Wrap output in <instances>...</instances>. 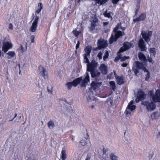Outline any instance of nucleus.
Returning a JSON list of instances; mask_svg holds the SVG:
<instances>
[{
  "instance_id": "nucleus-33",
  "label": "nucleus",
  "mask_w": 160,
  "mask_h": 160,
  "mask_svg": "<svg viewBox=\"0 0 160 160\" xmlns=\"http://www.w3.org/2000/svg\"><path fill=\"white\" fill-rule=\"evenodd\" d=\"M109 84L111 87L112 89L114 91L116 88L115 84L114 81H110L109 82Z\"/></svg>"
},
{
  "instance_id": "nucleus-22",
  "label": "nucleus",
  "mask_w": 160,
  "mask_h": 160,
  "mask_svg": "<svg viewBox=\"0 0 160 160\" xmlns=\"http://www.w3.org/2000/svg\"><path fill=\"white\" fill-rule=\"evenodd\" d=\"M116 81L119 85H121L124 82L123 78L122 76H118L116 78Z\"/></svg>"
},
{
  "instance_id": "nucleus-27",
  "label": "nucleus",
  "mask_w": 160,
  "mask_h": 160,
  "mask_svg": "<svg viewBox=\"0 0 160 160\" xmlns=\"http://www.w3.org/2000/svg\"><path fill=\"white\" fill-rule=\"evenodd\" d=\"M138 57L141 60L145 61L146 59L145 56L142 52H140L138 53Z\"/></svg>"
},
{
  "instance_id": "nucleus-45",
  "label": "nucleus",
  "mask_w": 160,
  "mask_h": 160,
  "mask_svg": "<svg viewBox=\"0 0 160 160\" xmlns=\"http://www.w3.org/2000/svg\"><path fill=\"white\" fill-rule=\"evenodd\" d=\"M108 0H101L100 2L99 3L100 5H102L105 3Z\"/></svg>"
},
{
  "instance_id": "nucleus-47",
  "label": "nucleus",
  "mask_w": 160,
  "mask_h": 160,
  "mask_svg": "<svg viewBox=\"0 0 160 160\" xmlns=\"http://www.w3.org/2000/svg\"><path fill=\"white\" fill-rule=\"evenodd\" d=\"M119 0H112V2L114 4H116Z\"/></svg>"
},
{
  "instance_id": "nucleus-23",
  "label": "nucleus",
  "mask_w": 160,
  "mask_h": 160,
  "mask_svg": "<svg viewBox=\"0 0 160 160\" xmlns=\"http://www.w3.org/2000/svg\"><path fill=\"white\" fill-rule=\"evenodd\" d=\"M159 116V114L158 112H153L150 115V117L152 119L155 120L157 119Z\"/></svg>"
},
{
  "instance_id": "nucleus-1",
  "label": "nucleus",
  "mask_w": 160,
  "mask_h": 160,
  "mask_svg": "<svg viewBox=\"0 0 160 160\" xmlns=\"http://www.w3.org/2000/svg\"><path fill=\"white\" fill-rule=\"evenodd\" d=\"M101 82H92L91 84V88L87 91L86 96L87 100L89 101L93 98L94 95H95L97 89L101 86Z\"/></svg>"
},
{
  "instance_id": "nucleus-39",
  "label": "nucleus",
  "mask_w": 160,
  "mask_h": 160,
  "mask_svg": "<svg viewBox=\"0 0 160 160\" xmlns=\"http://www.w3.org/2000/svg\"><path fill=\"white\" fill-rule=\"evenodd\" d=\"M129 58V57L124 56L122 58H120L119 57V59H121V61L123 62L125 61L126 60L128 59Z\"/></svg>"
},
{
  "instance_id": "nucleus-63",
  "label": "nucleus",
  "mask_w": 160,
  "mask_h": 160,
  "mask_svg": "<svg viewBox=\"0 0 160 160\" xmlns=\"http://www.w3.org/2000/svg\"><path fill=\"white\" fill-rule=\"evenodd\" d=\"M91 107L92 108H93L94 107V106L93 105H92Z\"/></svg>"
},
{
  "instance_id": "nucleus-43",
  "label": "nucleus",
  "mask_w": 160,
  "mask_h": 160,
  "mask_svg": "<svg viewBox=\"0 0 160 160\" xmlns=\"http://www.w3.org/2000/svg\"><path fill=\"white\" fill-rule=\"evenodd\" d=\"M34 38H35V36L33 35H32L30 37V40L32 43H34Z\"/></svg>"
},
{
  "instance_id": "nucleus-11",
  "label": "nucleus",
  "mask_w": 160,
  "mask_h": 160,
  "mask_svg": "<svg viewBox=\"0 0 160 160\" xmlns=\"http://www.w3.org/2000/svg\"><path fill=\"white\" fill-rule=\"evenodd\" d=\"M152 34V32L149 31L147 33L144 31H142L141 32V34L143 38L145 40L146 42H148L150 41V39L149 37Z\"/></svg>"
},
{
  "instance_id": "nucleus-4",
  "label": "nucleus",
  "mask_w": 160,
  "mask_h": 160,
  "mask_svg": "<svg viewBox=\"0 0 160 160\" xmlns=\"http://www.w3.org/2000/svg\"><path fill=\"white\" fill-rule=\"evenodd\" d=\"M32 19L34 20L29 29V30L31 32H35L37 30L39 18L38 16H36L33 18Z\"/></svg>"
},
{
  "instance_id": "nucleus-30",
  "label": "nucleus",
  "mask_w": 160,
  "mask_h": 160,
  "mask_svg": "<svg viewBox=\"0 0 160 160\" xmlns=\"http://www.w3.org/2000/svg\"><path fill=\"white\" fill-rule=\"evenodd\" d=\"M47 125L48 128H53L55 127V124L54 122L50 120L47 123Z\"/></svg>"
},
{
  "instance_id": "nucleus-16",
  "label": "nucleus",
  "mask_w": 160,
  "mask_h": 160,
  "mask_svg": "<svg viewBox=\"0 0 160 160\" xmlns=\"http://www.w3.org/2000/svg\"><path fill=\"white\" fill-rule=\"evenodd\" d=\"M144 42L142 39H141L139 41L138 46L142 51H145L146 50V48L144 44Z\"/></svg>"
},
{
  "instance_id": "nucleus-29",
  "label": "nucleus",
  "mask_w": 160,
  "mask_h": 160,
  "mask_svg": "<svg viewBox=\"0 0 160 160\" xmlns=\"http://www.w3.org/2000/svg\"><path fill=\"white\" fill-rule=\"evenodd\" d=\"M66 152V150L65 149H62L61 152V158L62 160H65L67 158V155Z\"/></svg>"
},
{
  "instance_id": "nucleus-54",
  "label": "nucleus",
  "mask_w": 160,
  "mask_h": 160,
  "mask_svg": "<svg viewBox=\"0 0 160 160\" xmlns=\"http://www.w3.org/2000/svg\"><path fill=\"white\" fill-rule=\"evenodd\" d=\"M13 25L12 24H10L9 25V28L10 29H12V28Z\"/></svg>"
},
{
  "instance_id": "nucleus-50",
  "label": "nucleus",
  "mask_w": 160,
  "mask_h": 160,
  "mask_svg": "<svg viewBox=\"0 0 160 160\" xmlns=\"http://www.w3.org/2000/svg\"><path fill=\"white\" fill-rule=\"evenodd\" d=\"M138 3L137 1V9L136 10V12H135L136 13H137L138 11V9L139 8L140 3H139V7H138V6H137V5L138 6Z\"/></svg>"
},
{
  "instance_id": "nucleus-7",
  "label": "nucleus",
  "mask_w": 160,
  "mask_h": 160,
  "mask_svg": "<svg viewBox=\"0 0 160 160\" xmlns=\"http://www.w3.org/2000/svg\"><path fill=\"white\" fill-rule=\"evenodd\" d=\"M151 98L155 103L160 102V90H157L154 94L151 95Z\"/></svg>"
},
{
  "instance_id": "nucleus-51",
  "label": "nucleus",
  "mask_w": 160,
  "mask_h": 160,
  "mask_svg": "<svg viewBox=\"0 0 160 160\" xmlns=\"http://www.w3.org/2000/svg\"><path fill=\"white\" fill-rule=\"evenodd\" d=\"M128 65V64L126 63H123L121 64V66L123 67H126Z\"/></svg>"
},
{
  "instance_id": "nucleus-35",
  "label": "nucleus",
  "mask_w": 160,
  "mask_h": 160,
  "mask_svg": "<svg viewBox=\"0 0 160 160\" xmlns=\"http://www.w3.org/2000/svg\"><path fill=\"white\" fill-rule=\"evenodd\" d=\"M110 158L112 160H116L118 159V157L113 153H111L110 155Z\"/></svg>"
},
{
  "instance_id": "nucleus-61",
  "label": "nucleus",
  "mask_w": 160,
  "mask_h": 160,
  "mask_svg": "<svg viewBox=\"0 0 160 160\" xmlns=\"http://www.w3.org/2000/svg\"><path fill=\"white\" fill-rule=\"evenodd\" d=\"M77 49H76V50H75V53L76 54L77 53Z\"/></svg>"
},
{
  "instance_id": "nucleus-59",
  "label": "nucleus",
  "mask_w": 160,
  "mask_h": 160,
  "mask_svg": "<svg viewBox=\"0 0 160 160\" xmlns=\"http://www.w3.org/2000/svg\"><path fill=\"white\" fill-rule=\"evenodd\" d=\"M17 116V113H16V114H15V116L14 117V118H13L12 120H11V121H12V120L14 119V118L16 117Z\"/></svg>"
},
{
  "instance_id": "nucleus-24",
  "label": "nucleus",
  "mask_w": 160,
  "mask_h": 160,
  "mask_svg": "<svg viewBox=\"0 0 160 160\" xmlns=\"http://www.w3.org/2000/svg\"><path fill=\"white\" fill-rule=\"evenodd\" d=\"M133 65L135 67L139 69H142L143 68V65L142 63H140L138 61L135 62L133 64Z\"/></svg>"
},
{
  "instance_id": "nucleus-49",
  "label": "nucleus",
  "mask_w": 160,
  "mask_h": 160,
  "mask_svg": "<svg viewBox=\"0 0 160 160\" xmlns=\"http://www.w3.org/2000/svg\"><path fill=\"white\" fill-rule=\"evenodd\" d=\"M103 25L104 27H106L109 24L108 22H103Z\"/></svg>"
},
{
  "instance_id": "nucleus-19",
  "label": "nucleus",
  "mask_w": 160,
  "mask_h": 160,
  "mask_svg": "<svg viewBox=\"0 0 160 160\" xmlns=\"http://www.w3.org/2000/svg\"><path fill=\"white\" fill-rule=\"evenodd\" d=\"M92 77L97 78L100 75V72L96 69L91 70L89 71Z\"/></svg>"
},
{
  "instance_id": "nucleus-14",
  "label": "nucleus",
  "mask_w": 160,
  "mask_h": 160,
  "mask_svg": "<svg viewBox=\"0 0 160 160\" xmlns=\"http://www.w3.org/2000/svg\"><path fill=\"white\" fill-rule=\"evenodd\" d=\"M89 77L88 73H86V76L84 79L82 81L81 85L82 87H85L87 83L89 82Z\"/></svg>"
},
{
  "instance_id": "nucleus-5",
  "label": "nucleus",
  "mask_w": 160,
  "mask_h": 160,
  "mask_svg": "<svg viewBox=\"0 0 160 160\" xmlns=\"http://www.w3.org/2000/svg\"><path fill=\"white\" fill-rule=\"evenodd\" d=\"M82 78H79L74 80L72 82L67 83L66 86L67 87L68 89H70L72 86L74 87L77 86L82 80Z\"/></svg>"
},
{
  "instance_id": "nucleus-32",
  "label": "nucleus",
  "mask_w": 160,
  "mask_h": 160,
  "mask_svg": "<svg viewBox=\"0 0 160 160\" xmlns=\"http://www.w3.org/2000/svg\"><path fill=\"white\" fill-rule=\"evenodd\" d=\"M149 51L151 55L155 57L156 53L155 49L154 48H150Z\"/></svg>"
},
{
  "instance_id": "nucleus-52",
  "label": "nucleus",
  "mask_w": 160,
  "mask_h": 160,
  "mask_svg": "<svg viewBox=\"0 0 160 160\" xmlns=\"http://www.w3.org/2000/svg\"><path fill=\"white\" fill-rule=\"evenodd\" d=\"M20 50L22 52H24V48L22 46H21L20 48H19Z\"/></svg>"
},
{
  "instance_id": "nucleus-2",
  "label": "nucleus",
  "mask_w": 160,
  "mask_h": 160,
  "mask_svg": "<svg viewBox=\"0 0 160 160\" xmlns=\"http://www.w3.org/2000/svg\"><path fill=\"white\" fill-rule=\"evenodd\" d=\"M124 29V28H122L121 27L120 23H118L113 29V32L110 39V43H112L114 41H116L118 38L121 37L122 36V32L119 30H123Z\"/></svg>"
},
{
  "instance_id": "nucleus-41",
  "label": "nucleus",
  "mask_w": 160,
  "mask_h": 160,
  "mask_svg": "<svg viewBox=\"0 0 160 160\" xmlns=\"http://www.w3.org/2000/svg\"><path fill=\"white\" fill-rule=\"evenodd\" d=\"M82 146H85L87 144V142L85 140H81L80 142Z\"/></svg>"
},
{
  "instance_id": "nucleus-56",
  "label": "nucleus",
  "mask_w": 160,
  "mask_h": 160,
  "mask_svg": "<svg viewBox=\"0 0 160 160\" xmlns=\"http://www.w3.org/2000/svg\"><path fill=\"white\" fill-rule=\"evenodd\" d=\"M114 73L115 75V76L116 78L118 76H117V74L116 73V72L115 71H114Z\"/></svg>"
},
{
  "instance_id": "nucleus-25",
  "label": "nucleus",
  "mask_w": 160,
  "mask_h": 160,
  "mask_svg": "<svg viewBox=\"0 0 160 160\" xmlns=\"http://www.w3.org/2000/svg\"><path fill=\"white\" fill-rule=\"evenodd\" d=\"M113 97L111 96L106 101V102L109 106H112L113 104Z\"/></svg>"
},
{
  "instance_id": "nucleus-57",
  "label": "nucleus",
  "mask_w": 160,
  "mask_h": 160,
  "mask_svg": "<svg viewBox=\"0 0 160 160\" xmlns=\"http://www.w3.org/2000/svg\"><path fill=\"white\" fill-rule=\"evenodd\" d=\"M89 137V136L88 134H87V135L86 136V137H85V138L86 139H87L88 137Z\"/></svg>"
},
{
  "instance_id": "nucleus-3",
  "label": "nucleus",
  "mask_w": 160,
  "mask_h": 160,
  "mask_svg": "<svg viewBox=\"0 0 160 160\" xmlns=\"http://www.w3.org/2000/svg\"><path fill=\"white\" fill-rule=\"evenodd\" d=\"M142 104L146 107V108L148 112H151L153 111L156 108V105L152 102L147 101H143L142 102Z\"/></svg>"
},
{
  "instance_id": "nucleus-36",
  "label": "nucleus",
  "mask_w": 160,
  "mask_h": 160,
  "mask_svg": "<svg viewBox=\"0 0 160 160\" xmlns=\"http://www.w3.org/2000/svg\"><path fill=\"white\" fill-rule=\"evenodd\" d=\"M6 54L11 56V58H13L15 55V53L14 51H9Z\"/></svg>"
},
{
  "instance_id": "nucleus-64",
  "label": "nucleus",
  "mask_w": 160,
  "mask_h": 160,
  "mask_svg": "<svg viewBox=\"0 0 160 160\" xmlns=\"http://www.w3.org/2000/svg\"><path fill=\"white\" fill-rule=\"evenodd\" d=\"M1 51H0V57L1 56Z\"/></svg>"
},
{
  "instance_id": "nucleus-31",
  "label": "nucleus",
  "mask_w": 160,
  "mask_h": 160,
  "mask_svg": "<svg viewBox=\"0 0 160 160\" xmlns=\"http://www.w3.org/2000/svg\"><path fill=\"white\" fill-rule=\"evenodd\" d=\"M72 33L77 38L78 35L81 34V32L80 30L78 31L76 29L72 31Z\"/></svg>"
},
{
  "instance_id": "nucleus-17",
  "label": "nucleus",
  "mask_w": 160,
  "mask_h": 160,
  "mask_svg": "<svg viewBox=\"0 0 160 160\" xmlns=\"http://www.w3.org/2000/svg\"><path fill=\"white\" fill-rule=\"evenodd\" d=\"M99 68L103 74H106L107 73L108 67L105 64H101Z\"/></svg>"
},
{
  "instance_id": "nucleus-62",
  "label": "nucleus",
  "mask_w": 160,
  "mask_h": 160,
  "mask_svg": "<svg viewBox=\"0 0 160 160\" xmlns=\"http://www.w3.org/2000/svg\"><path fill=\"white\" fill-rule=\"evenodd\" d=\"M41 122H42V125H43V121H41Z\"/></svg>"
},
{
  "instance_id": "nucleus-26",
  "label": "nucleus",
  "mask_w": 160,
  "mask_h": 160,
  "mask_svg": "<svg viewBox=\"0 0 160 160\" xmlns=\"http://www.w3.org/2000/svg\"><path fill=\"white\" fill-rule=\"evenodd\" d=\"M38 8L36 11L35 16H37V14L39 13L42 9L43 5L40 2L38 4Z\"/></svg>"
},
{
  "instance_id": "nucleus-42",
  "label": "nucleus",
  "mask_w": 160,
  "mask_h": 160,
  "mask_svg": "<svg viewBox=\"0 0 160 160\" xmlns=\"http://www.w3.org/2000/svg\"><path fill=\"white\" fill-rule=\"evenodd\" d=\"M133 71L134 72L136 75H137V74L138 72V69L135 68H133Z\"/></svg>"
},
{
  "instance_id": "nucleus-55",
  "label": "nucleus",
  "mask_w": 160,
  "mask_h": 160,
  "mask_svg": "<svg viewBox=\"0 0 160 160\" xmlns=\"http://www.w3.org/2000/svg\"><path fill=\"white\" fill-rule=\"evenodd\" d=\"M101 0H94L96 2V3H99L100 2Z\"/></svg>"
},
{
  "instance_id": "nucleus-6",
  "label": "nucleus",
  "mask_w": 160,
  "mask_h": 160,
  "mask_svg": "<svg viewBox=\"0 0 160 160\" xmlns=\"http://www.w3.org/2000/svg\"><path fill=\"white\" fill-rule=\"evenodd\" d=\"M133 46L132 43L129 42H125L123 43V46L120 49L118 52H122Z\"/></svg>"
},
{
  "instance_id": "nucleus-53",
  "label": "nucleus",
  "mask_w": 160,
  "mask_h": 160,
  "mask_svg": "<svg viewBox=\"0 0 160 160\" xmlns=\"http://www.w3.org/2000/svg\"><path fill=\"white\" fill-rule=\"evenodd\" d=\"M90 157L88 155L87 156V158L85 159V160H90Z\"/></svg>"
},
{
  "instance_id": "nucleus-40",
  "label": "nucleus",
  "mask_w": 160,
  "mask_h": 160,
  "mask_svg": "<svg viewBox=\"0 0 160 160\" xmlns=\"http://www.w3.org/2000/svg\"><path fill=\"white\" fill-rule=\"evenodd\" d=\"M103 54L102 51H100L98 53L97 57L98 58L99 60L101 59L102 58V56Z\"/></svg>"
},
{
  "instance_id": "nucleus-46",
  "label": "nucleus",
  "mask_w": 160,
  "mask_h": 160,
  "mask_svg": "<svg viewBox=\"0 0 160 160\" xmlns=\"http://www.w3.org/2000/svg\"><path fill=\"white\" fill-rule=\"evenodd\" d=\"M80 44V42L79 41H78L77 42V43L76 46V49H77L79 48Z\"/></svg>"
},
{
  "instance_id": "nucleus-28",
  "label": "nucleus",
  "mask_w": 160,
  "mask_h": 160,
  "mask_svg": "<svg viewBox=\"0 0 160 160\" xmlns=\"http://www.w3.org/2000/svg\"><path fill=\"white\" fill-rule=\"evenodd\" d=\"M111 14V13L110 12H108L107 10H106L105 12H104L103 13V15L105 17L110 18L111 19H112Z\"/></svg>"
},
{
  "instance_id": "nucleus-9",
  "label": "nucleus",
  "mask_w": 160,
  "mask_h": 160,
  "mask_svg": "<svg viewBox=\"0 0 160 160\" xmlns=\"http://www.w3.org/2000/svg\"><path fill=\"white\" fill-rule=\"evenodd\" d=\"M98 66V63L94 60H93L91 62L87 64V71H90L96 69Z\"/></svg>"
},
{
  "instance_id": "nucleus-8",
  "label": "nucleus",
  "mask_w": 160,
  "mask_h": 160,
  "mask_svg": "<svg viewBox=\"0 0 160 160\" xmlns=\"http://www.w3.org/2000/svg\"><path fill=\"white\" fill-rule=\"evenodd\" d=\"M133 101H132L128 104V105L125 112V113L127 115L130 114L131 112L136 109V107L135 105H133Z\"/></svg>"
},
{
  "instance_id": "nucleus-10",
  "label": "nucleus",
  "mask_w": 160,
  "mask_h": 160,
  "mask_svg": "<svg viewBox=\"0 0 160 160\" xmlns=\"http://www.w3.org/2000/svg\"><path fill=\"white\" fill-rule=\"evenodd\" d=\"M12 44L9 42H4L3 43V45L2 47V50L4 52H6L8 50L12 48Z\"/></svg>"
},
{
  "instance_id": "nucleus-15",
  "label": "nucleus",
  "mask_w": 160,
  "mask_h": 160,
  "mask_svg": "<svg viewBox=\"0 0 160 160\" xmlns=\"http://www.w3.org/2000/svg\"><path fill=\"white\" fill-rule=\"evenodd\" d=\"M146 18V15L144 13L141 14L138 18L133 20L134 22H140L145 20Z\"/></svg>"
},
{
  "instance_id": "nucleus-18",
  "label": "nucleus",
  "mask_w": 160,
  "mask_h": 160,
  "mask_svg": "<svg viewBox=\"0 0 160 160\" xmlns=\"http://www.w3.org/2000/svg\"><path fill=\"white\" fill-rule=\"evenodd\" d=\"M40 73L42 74V76L45 78V77L47 76V74L46 72V70L45 68L42 66H40L38 67Z\"/></svg>"
},
{
  "instance_id": "nucleus-48",
  "label": "nucleus",
  "mask_w": 160,
  "mask_h": 160,
  "mask_svg": "<svg viewBox=\"0 0 160 160\" xmlns=\"http://www.w3.org/2000/svg\"><path fill=\"white\" fill-rule=\"evenodd\" d=\"M81 0H78L77 1L76 0H75V3L76 5H77L78 6H79L80 5V2Z\"/></svg>"
},
{
  "instance_id": "nucleus-21",
  "label": "nucleus",
  "mask_w": 160,
  "mask_h": 160,
  "mask_svg": "<svg viewBox=\"0 0 160 160\" xmlns=\"http://www.w3.org/2000/svg\"><path fill=\"white\" fill-rule=\"evenodd\" d=\"M92 47L90 46H88L84 49L85 52V54L88 55V57L90 56V53L92 50Z\"/></svg>"
},
{
  "instance_id": "nucleus-13",
  "label": "nucleus",
  "mask_w": 160,
  "mask_h": 160,
  "mask_svg": "<svg viewBox=\"0 0 160 160\" xmlns=\"http://www.w3.org/2000/svg\"><path fill=\"white\" fill-rule=\"evenodd\" d=\"M98 48L99 49L104 48L107 46L106 41L102 39H100L98 40Z\"/></svg>"
},
{
  "instance_id": "nucleus-44",
  "label": "nucleus",
  "mask_w": 160,
  "mask_h": 160,
  "mask_svg": "<svg viewBox=\"0 0 160 160\" xmlns=\"http://www.w3.org/2000/svg\"><path fill=\"white\" fill-rule=\"evenodd\" d=\"M48 92L51 94H52L53 93V90L52 89V88H48Z\"/></svg>"
},
{
  "instance_id": "nucleus-58",
  "label": "nucleus",
  "mask_w": 160,
  "mask_h": 160,
  "mask_svg": "<svg viewBox=\"0 0 160 160\" xmlns=\"http://www.w3.org/2000/svg\"><path fill=\"white\" fill-rule=\"evenodd\" d=\"M137 1L138 2V7L139 6V3L141 1V0H137Z\"/></svg>"
},
{
  "instance_id": "nucleus-12",
  "label": "nucleus",
  "mask_w": 160,
  "mask_h": 160,
  "mask_svg": "<svg viewBox=\"0 0 160 160\" xmlns=\"http://www.w3.org/2000/svg\"><path fill=\"white\" fill-rule=\"evenodd\" d=\"M146 95L144 92L141 91L138 92V95L136 99V102H138L140 101L143 100L145 98Z\"/></svg>"
},
{
  "instance_id": "nucleus-60",
  "label": "nucleus",
  "mask_w": 160,
  "mask_h": 160,
  "mask_svg": "<svg viewBox=\"0 0 160 160\" xmlns=\"http://www.w3.org/2000/svg\"><path fill=\"white\" fill-rule=\"evenodd\" d=\"M148 61L150 62H152V60L151 59H150L148 60Z\"/></svg>"
},
{
  "instance_id": "nucleus-34",
  "label": "nucleus",
  "mask_w": 160,
  "mask_h": 160,
  "mask_svg": "<svg viewBox=\"0 0 160 160\" xmlns=\"http://www.w3.org/2000/svg\"><path fill=\"white\" fill-rule=\"evenodd\" d=\"M84 57V62L88 64L89 63V60L88 58V55L84 54L83 55Z\"/></svg>"
},
{
  "instance_id": "nucleus-37",
  "label": "nucleus",
  "mask_w": 160,
  "mask_h": 160,
  "mask_svg": "<svg viewBox=\"0 0 160 160\" xmlns=\"http://www.w3.org/2000/svg\"><path fill=\"white\" fill-rule=\"evenodd\" d=\"M144 72L146 73L145 80L146 81H148V79L150 78V73L147 70H145Z\"/></svg>"
},
{
  "instance_id": "nucleus-38",
  "label": "nucleus",
  "mask_w": 160,
  "mask_h": 160,
  "mask_svg": "<svg viewBox=\"0 0 160 160\" xmlns=\"http://www.w3.org/2000/svg\"><path fill=\"white\" fill-rule=\"evenodd\" d=\"M109 56V52L107 51H106L105 52L104 54V55L103 57V59L104 61L108 58Z\"/></svg>"
},
{
  "instance_id": "nucleus-20",
  "label": "nucleus",
  "mask_w": 160,
  "mask_h": 160,
  "mask_svg": "<svg viewBox=\"0 0 160 160\" xmlns=\"http://www.w3.org/2000/svg\"><path fill=\"white\" fill-rule=\"evenodd\" d=\"M97 22V20L96 19H95L92 21L91 26L89 28V29L91 31H92L96 28Z\"/></svg>"
}]
</instances>
